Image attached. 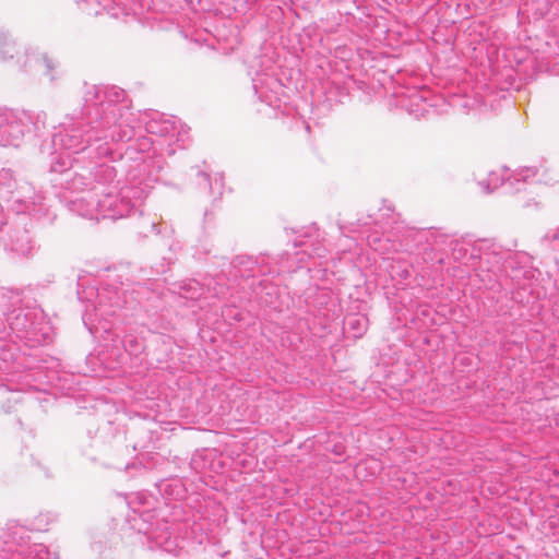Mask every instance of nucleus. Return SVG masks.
I'll list each match as a JSON object with an SVG mask.
<instances>
[{"label": "nucleus", "mask_w": 559, "mask_h": 559, "mask_svg": "<svg viewBox=\"0 0 559 559\" xmlns=\"http://www.w3.org/2000/svg\"><path fill=\"white\" fill-rule=\"evenodd\" d=\"M539 171L540 168L536 166L520 167L513 173H510L508 168H501L500 170L490 171L488 178L480 180L478 183L487 193L495 191L504 183L515 191H520L522 189L521 183L531 182L538 176Z\"/></svg>", "instance_id": "10"}, {"label": "nucleus", "mask_w": 559, "mask_h": 559, "mask_svg": "<svg viewBox=\"0 0 559 559\" xmlns=\"http://www.w3.org/2000/svg\"><path fill=\"white\" fill-rule=\"evenodd\" d=\"M402 275L406 278V277H408L409 273L407 270H404Z\"/></svg>", "instance_id": "27"}, {"label": "nucleus", "mask_w": 559, "mask_h": 559, "mask_svg": "<svg viewBox=\"0 0 559 559\" xmlns=\"http://www.w3.org/2000/svg\"><path fill=\"white\" fill-rule=\"evenodd\" d=\"M147 186L131 183L121 189H110L97 195V212L99 218L118 219L136 212L147 197Z\"/></svg>", "instance_id": "6"}, {"label": "nucleus", "mask_w": 559, "mask_h": 559, "mask_svg": "<svg viewBox=\"0 0 559 559\" xmlns=\"http://www.w3.org/2000/svg\"><path fill=\"white\" fill-rule=\"evenodd\" d=\"M78 297L86 302L82 319L91 333H97L99 330L109 331L108 318L117 316L126 304L124 290L115 287L98 289L95 286L83 287V284H79Z\"/></svg>", "instance_id": "3"}, {"label": "nucleus", "mask_w": 559, "mask_h": 559, "mask_svg": "<svg viewBox=\"0 0 559 559\" xmlns=\"http://www.w3.org/2000/svg\"><path fill=\"white\" fill-rule=\"evenodd\" d=\"M428 93L429 92L426 90H407L406 92H402L397 95V103L409 115L420 118L424 117L431 107V104L427 98Z\"/></svg>", "instance_id": "13"}, {"label": "nucleus", "mask_w": 559, "mask_h": 559, "mask_svg": "<svg viewBox=\"0 0 559 559\" xmlns=\"http://www.w3.org/2000/svg\"><path fill=\"white\" fill-rule=\"evenodd\" d=\"M126 352L131 356H139L144 350V340L136 333H127L122 340Z\"/></svg>", "instance_id": "21"}, {"label": "nucleus", "mask_w": 559, "mask_h": 559, "mask_svg": "<svg viewBox=\"0 0 559 559\" xmlns=\"http://www.w3.org/2000/svg\"><path fill=\"white\" fill-rule=\"evenodd\" d=\"M32 115L25 110L0 107V146H19L31 133Z\"/></svg>", "instance_id": "9"}, {"label": "nucleus", "mask_w": 559, "mask_h": 559, "mask_svg": "<svg viewBox=\"0 0 559 559\" xmlns=\"http://www.w3.org/2000/svg\"><path fill=\"white\" fill-rule=\"evenodd\" d=\"M198 185L203 189H210L213 193L215 190L221 195L224 187L222 175H216L214 179H211L210 175L205 171H197Z\"/></svg>", "instance_id": "19"}, {"label": "nucleus", "mask_w": 559, "mask_h": 559, "mask_svg": "<svg viewBox=\"0 0 559 559\" xmlns=\"http://www.w3.org/2000/svg\"><path fill=\"white\" fill-rule=\"evenodd\" d=\"M253 90L258 98L271 107H278L284 90L278 80L262 74L252 80Z\"/></svg>", "instance_id": "12"}, {"label": "nucleus", "mask_w": 559, "mask_h": 559, "mask_svg": "<svg viewBox=\"0 0 559 559\" xmlns=\"http://www.w3.org/2000/svg\"><path fill=\"white\" fill-rule=\"evenodd\" d=\"M8 324L0 331V337L14 334L16 338L25 341L29 346L48 343L51 340V326L46 320L44 311L38 307L15 308L3 311Z\"/></svg>", "instance_id": "5"}, {"label": "nucleus", "mask_w": 559, "mask_h": 559, "mask_svg": "<svg viewBox=\"0 0 559 559\" xmlns=\"http://www.w3.org/2000/svg\"><path fill=\"white\" fill-rule=\"evenodd\" d=\"M368 320L365 317L348 318L347 324L354 331V336H361L367 330Z\"/></svg>", "instance_id": "25"}, {"label": "nucleus", "mask_w": 559, "mask_h": 559, "mask_svg": "<svg viewBox=\"0 0 559 559\" xmlns=\"http://www.w3.org/2000/svg\"><path fill=\"white\" fill-rule=\"evenodd\" d=\"M13 60L26 72H40L48 76L50 81L56 79L53 70L57 63L53 59L43 52H29L27 49L22 51L21 47L8 32L0 31V61Z\"/></svg>", "instance_id": "8"}, {"label": "nucleus", "mask_w": 559, "mask_h": 559, "mask_svg": "<svg viewBox=\"0 0 559 559\" xmlns=\"http://www.w3.org/2000/svg\"><path fill=\"white\" fill-rule=\"evenodd\" d=\"M198 283L197 282H192L190 283L188 286H189V289H192L193 288V293L189 296L190 298H197L200 294L198 293L200 290V288H198Z\"/></svg>", "instance_id": "26"}, {"label": "nucleus", "mask_w": 559, "mask_h": 559, "mask_svg": "<svg viewBox=\"0 0 559 559\" xmlns=\"http://www.w3.org/2000/svg\"><path fill=\"white\" fill-rule=\"evenodd\" d=\"M67 206L70 212L79 216L90 219H98L97 195H95L91 190H87V192L82 197H75L67 200Z\"/></svg>", "instance_id": "16"}, {"label": "nucleus", "mask_w": 559, "mask_h": 559, "mask_svg": "<svg viewBox=\"0 0 559 559\" xmlns=\"http://www.w3.org/2000/svg\"><path fill=\"white\" fill-rule=\"evenodd\" d=\"M452 255L455 260L461 261L464 264H469L474 259L478 258V253L475 248L465 242H456L452 248Z\"/></svg>", "instance_id": "20"}, {"label": "nucleus", "mask_w": 559, "mask_h": 559, "mask_svg": "<svg viewBox=\"0 0 559 559\" xmlns=\"http://www.w3.org/2000/svg\"><path fill=\"white\" fill-rule=\"evenodd\" d=\"M231 265L236 270L235 276L246 278L265 275L271 272L266 266L265 258L259 259L249 255H237L233 260Z\"/></svg>", "instance_id": "14"}, {"label": "nucleus", "mask_w": 559, "mask_h": 559, "mask_svg": "<svg viewBox=\"0 0 559 559\" xmlns=\"http://www.w3.org/2000/svg\"><path fill=\"white\" fill-rule=\"evenodd\" d=\"M10 195L16 204L17 213H28L38 219L48 215L49 209L45 203V197L36 192L32 183L21 182Z\"/></svg>", "instance_id": "11"}, {"label": "nucleus", "mask_w": 559, "mask_h": 559, "mask_svg": "<svg viewBox=\"0 0 559 559\" xmlns=\"http://www.w3.org/2000/svg\"><path fill=\"white\" fill-rule=\"evenodd\" d=\"M129 111L135 118V134L131 140L127 141L129 143L127 148L128 151L145 153L153 150L154 154L157 152L163 153L165 151L168 155H173L175 153L173 145L176 144L179 147L186 146V143L189 140V128L180 120L175 117H167L165 115L154 112L145 122V131L150 136L142 134L138 135V129L141 128L139 118L131 111L130 107Z\"/></svg>", "instance_id": "2"}, {"label": "nucleus", "mask_w": 559, "mask_h": 559, "mask_svg": "<svg viewBox=\"0 0 559 559\" xmlns=\"http://www.w3.org/2000/svg\"><path fill=\"white\" fill-rule=\"evenodd\" d=\"M98 159H86L85 164L69 169L66 177L60 180V185L70 192L91 190L95 195L102 194V189H105V192L117 189V185H115L116 167L107 162H98Z\"/></svg>", "instance_id": "4"}, {"label": "nucleus", "mask_w": 559, "mask_h": 559, "mask_svg": "<svg viewBox=\"0 0 559 559\" xmlns=\"http://www.w3.org/2000/svg\"><path fill=\"white\" fill-rule=\"evenodd\" d=\"M29 540L28 530L15 521L7 523V527L0 530V559H59L57 551H50L44 544H33L27 547Z\"/></svg>", "instance_id": "7"}, {"label": "nucleus", "mask_w": 559, "mask_h": 559, "mask_svg": "<svg viewBox=\"0 0 559 559\" xmlns=\"http://www.w3.org/2000/svg\"><path fill=\"white\" fill-rule=\"evenodd\" d=\"M138 531L148 535V538L154 544V547H158L167 552H174L178 547L176 538H174L170 534L166 532L157 534L151 532L148 528L141 527H138Z\"/></svg>", "instance_id": "18"}, {"label": "nucleus", "mask_w": 559, "mask_h": 559, "mask_svg": "<svg viewBox=\"0 0 559 559\" xmlns=\"http://www.w3.org/2000/svg\"><path fill=\"white\" fill-rule=\"evenodd\" d=\"M83 3L85 5L83 10L88 15L97 16L106 12L115 19H119L129 14L127 8L116 0H83Z\"/></svg>", "instance_id": "17"}, {"label": "nucleus", "mask_w": 559, "mask_h": 559, "mask_svg": "<svg viewBox=\"0 0 559 559\" xmlns=\"http://www.w3.org/2000/svg\"><path fill=\"white\" fill-rule=\"evenodd\" d=\"M7 248L23 258H31L36 250L35 241L26 227L16 228L10 235Z\"/></svg>", "instance_id": "15"}, {"label": "nucleus", "mask_w": 559, "mask_h": 559, "mask_svg": "<svg viewBox=\"0 0 559 559\" xmlns=\"http://www.w3.org/2000/svg\"><path fill=\"white\" fill-rule=\"evenodd\" d=\"M542 246L551 249L559 250V226L556 228L549 229L542 238Z\"/></svg>", "instance_id": "23"}, {"label": "nucleus", "mask_w": 559, "mask_h": 559, "mask_svg": "<svg viewBox=\"0 0 559 559\" xmlns=\"http://www.w3.org/2000/svg\"><path fill=\"white\" fill-rule=\"evenodd\" d=\"M16 182L10 169H0V197H7L13 193Z\"/></svg>", "instance_id": "22"}, {"label": "nucleus", "mask_w": 559, "mask_h": 559, "mask_svg": "<svg viewBox=\"0 0 559 559\" xmlns=\"http://www.w3.org/2000/svg\"><path fill=\"white\" fill-rule=\"evenodd\" d=\"M83 107L79 114L67 116L61 130L53 134L52 144L67 153L55 155L50 169L66 177L69 169L85 164L86 159L114 160V143L131 140L135 118L129 111L126 92L117 86L90 85L85 87Z\"/></svg>", "instance_id": "1"}, {"label": "nucleus", "mask_w": 559, "mask_h": 559, "mask_svg": "<svg viewBox=\"0 0 559 559\" xmlns=\"http://www.w3.org/2000/svg\"><path fill=\"white\" fill-rule=\"evenodd\" d=\"M47 114L44 111L37 112L32 116L31 132L35 135H40L46 129Z\"/></svg>", "instance_id": "24"}, {"label": "nucleus", "mask_w": 559, "mask_h": 559, "mask_svg": "<svg viewBox=\"0 0 559 559\" xmlns=\"http://www.w3.org/2000/svg\"><path fill=\"white\" fill-rule=\"evenodd\" d=\"M34 527H35L36 530H38V531L44 530V527H43L41 525H35Z\"/></svg>", "instance_id": "28"}]
</instances>
